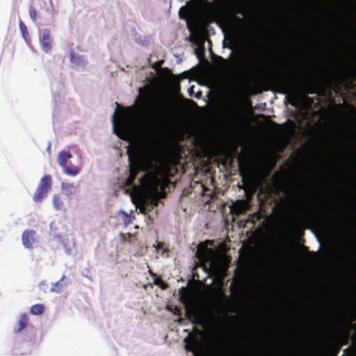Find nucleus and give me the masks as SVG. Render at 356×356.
Returning a JSON list of instances; mask_svg holds the SVG:
<instances>
[{"label": "nucleus", "mask_w": 356, "mask_h": 356, "mask_svg": "<svg viewBox=\"0 0 356 356\" xmlns=\"http://www.w3.org/2000/svg\"><path fill=\"white\" fill-rule=\"evenodd\" d=\"M286 202L291 206L297 209L299 211L302 212V209L305 208L302 204V201L300 199L299 194L296 192H293L287 194Z\"/></svg>", "instance_id": "obj_9"}, {"label": "nucleus", "mask_w": 356, "mask_h": 356, "mask_svg": "<svg viewBox=\"0 0 356 356\" xmlns=\"http://www.w3.org/2000/svg\"><path fill=\"white\" fill-rule=\"evenodd\" d=\"M28 323H29V316H27V314H22L19 316L17 325L16 328L15 329L14 332L17 333V332L22 331L23 330H24L26 327Z\"/></svg>", "instance_id": "obj_12"}, {"label": "nucleus", "mask_w": 356, "mask_h": 356, "mask_svg": "<svg viewBox=\"0 0 356 356\" xmlns=\"http://www.w3.org/2000/svg\"><path fill=\"white\" fill-rule=\"evenodd\" d=\"M120 213L124 215V222L125 225H127L129 222H130V219H129V216L127 215V213L124 211H120Z\"/></svg>", "instance_id": "obj_32"}, {"label": "nucleus", "mask_w": 356, "mask_h": 356, "mask_svg": "<svg viewBox=\"0 0 356 356\" xmlns=\"http://www.w3.org/2000/svg\"><path fill=\"white\" fill-rule=\"evenodd\" d=\"M71 158H72L71 153L61 151L58 155L57 160L59 165L63 168L64 172L66 175L75 176L79 172V169L77 166L73 165L70 163L67 164V160Z\"/></svg>", "instance_id": "obj_6"}, {"label": "nucleus", "mask_w": 356, "mask_h": 356, "mask_svg": "<svg viewBox=\"0 0 356 356\" xmlns=\"http://www.w3.org/2000/svg\"><path fill=\"white\" fill-rule=\"evenodd\" d=\"M220 59L223 60V61H225V60L223 58L220 57Z\"/></svg>", "instance_id": "obj_39"}, {"label": "nucleus", "mask_w": 356, "mask_h": 356, "mask_svg": "<svg viewBox=\"0 0 356 356\" xmlns=\"http://www.w3.org/2000/svg\"><path fill=\"white\" fill-rule=\"evenodd\" d=\"M64 277L65 276H63L61 280L54 284V287L51 289L53 291H55L56 293H60L63 291V286L60 282L63 280Z\"/></svg>", "instance_id": "obj_25"}, {"label": "nucleus", "mask_w": 356, "mask_h": 356, "mask_svg": "<svg viewBox=\"0 0 356 356\" xmlns=\"http://www.w3.org/2000/svg\"><path fill=\"white\" fill-rule=\"evenodd\" d=\"M49 191L40 188L39 187H37L36 191L33 195V199L36 202H40L42 201V199H44Z\"/></svg>", "instance_id": "obj_16"}, {"label": "nucleus", "mask_w": 356, "mask_h": 356, "mask_svg": "<svg viewBox=\"0 0 356 356\" xmlns=\"http://www.w3.org/2000/svg\"><path fill=\"white\" fill-rule=\"evenodd\" d=\"M62 189L66 191H69L70 193H72V191L74 190V186L72 184H64L62 183L61 184Z\"/></svg>", "instance_id": "obj_26"}, {"label": "nucleus", "mask_w": 356, "mask_h": 356, "mask_svg": "<svg viewBox=\"0 0 356 356\" xmlns=\"http://www.w3.org/2000/svg\"><path fill=\"white\" fill-rule=\"evenodd\" d=\"M152 275L155 277L154 280V284L162 289H166L168 288V284L160 277H157L155 273H151Z\"/></svg>", "instance_id": "obj_20"}, {"label": "nucleus", "mask_w": 356, "mask_h": 356, "mask_svg": "<svg viewBox=\"0 0 356 356\" xmlns=\"http://www.w3.org/2000/svg\"><path fill=\"white\" fill-rule=\"evenodd\" d=\"M186 317L188 318V320L193 323V324H197L199 322V316L195 309H189L188 307H186Z\"/></svg>", "instance_id": "obj_14"}, {"label": "nucleus", "mask_w": 356, "mask_h": 356, "mask_svg": "<svg viewBox=\"0 0 356 356\" xmlns=\"http://www.w3.org/2000/svg\"><path fill=\"white\" fill-rule=\"evenodd\" d=\"M356 352V346H349L343 350L344 354L353 355Z\"/></svg>", "instance_id": "obj_28"}, {"label": "nucleus", "mask_w": 356, "mask_h": 356, "mask_svg": "<svg viewBox=\"0 0 356 356\" xmlns=\"http://www.w3.org/2000/svg\"><path fill=\"white\" fill-rule=\"evenodd\" d=\"M139 93L142 96L143 104L144 106L149 105L150 99H152V93L149 90H146L143 88H140Z\"/></svg>", "instance_id": "obj_15"}, {"label": "nucleus", "mask_w": 356, "mask_h": 356, "mask_svg": "<svg viewBox=\"0 0 356 356\" xmlns=\"http://www.w3.org/2000/svg\"><path fill=\"white\" fill-rule=\"evenodd\" d=\"M161 65V61H158V62H156L152 67L155 70H157Z\"/></svg>", "instance_id": "obj_34"}, {"label": "nucleus", "mask_w": 356, "mask_h": 356, "mask_svg": "<svg viewBox=\"0 0 356 356\" xmlns=\"http://www.w3.org/2000/svg\"><path fill=\"white\" fill-rule=\"evenodd\" d=\"M136 175L134 173L129 172V177L126 179L124 181L125 186L131 187L134 190H137L139 188V186L134 183Z\"/></svg>", "instance_id": "obj_17"}, {"label": "nucleus", "mask_w": 356, "mask_h": 356, "mask_svg": "<svg viewBox=\"0 0 356 356\" xmlns=\"http://www.w3.org/2000/svg\"><path fill=\"white\" fill-rule=\"evenodd\" d=\"M229 10L232 13L230 17H227L226 16L220 15L218 20L216 22L219 26H222L223 25L227 26H233L234 22H235L238 26H241L244 24V20L237 16L236 15H241L242 16H245L246 11L245 10L244 6L241 3H236L234 5H232Z\"/></svg>", "instance_id": "obj_4"}, {"label": "nucleus", "mask_w": 356, "mask_h": 356, "mask_svg": "<svg viewBox=\"0 0 356 356\" xmlns=\"http://www.w3.org/2000/svg\"><path fill=\"white\" fill-rule=\"evenodd\" d=\"M316 218L322 222H325L324 218L321 215H316Z\"/></svg>", "instance_id": "obj_36"}, {"label": "nucleus", "mask_w": 356, "mask_h": 356, "mask_svg": "<svg viewBox=\"0 0 356 356\" xmlns=\"http://www.w3.org/2000/svg\"><path fill=\"white\" fill-rule=\"evenodd\" d=\"M329 208H330V210L332 212L334 211L332 207H329Z\"/></svg>", "instance_id": "obj_40"}, {"label": "nucleus", "mask_w": 356, "mask_h": 356, "mask_svg": "<svg viewBox=\"0 0 356 356\" xmlns=\"http://www.w3.org/2000/svg\"><path fill=\"white\" fill-rule=\"evenodd\" d=\"M52 179L50 175H44L40 179L38 187L49 191L51 186Z\"/></svg>", "instance_id": "obj_13"}, {"label": "nucleus", "mask_w": 356, "mask_h": 356, "mask_svg": "<svg viewBox=\"0 0 356 356\" xmlns=\"http://www.w3.org/2000/svg\"><path fill=\"white\" fill-rule=\"evenodd\" d=\"M211 253L212 250L209 248L205 243H201L197 246L195 257L206 268L207 263L209 261V257Z\"/></svg>", "instance_id": "obj_7"}, {"label": "nucleus", "mask_w": 356, "mask_h": 356, "mask_svg": "<svg viewBox=\"0 0 356 356\" xmlns=\"http://www.w3.org/2000/svg\"><path fill=\"white\" fill-rule=\"evenodd\" d=\"M204 2V0H197L196 3L192 1L187 2V7L182 6L179 10V18L188 21L192 15L195 6L202 4Z\"/></svg>", "instance_id": "obj_8"}, {"label": "nucleus", "mask_w": 356, "mask_h": 356, "mask_svg": "<svg viewBox=\"0 0 356 356\" xmlns=\"http://www.w3.org/2000/svg\"><path fill=\"white\" fill-rule=\"evenodd\" d=\"M140 186L152 196H157L163 189L162 179L156 172H147L139 179Z\"/></svg>", "instance_id": "obj_3"}, {"label": "nucleus", "mask_w": 356, "mask_h": 356, "mask_svg": "<svg viewBox=\"0 0 356 356\" xmlns=\"http://www.w3.org/2000/svg\"><path fill=\"white\" fill-rule=\"evenodd\" d=\"M305 87H306L307 92L308 93H309V94L317 93L318 87H317L316 83L314 81H313L312 80L307 81L305 83Z\"/></svg>", "instance_id": "obj_18"}, {"label": "nucleus", "mask_w": 356, "mask_h": 356, "mask_svg": "<svg viewBox=\"0 0 356 356\" xmlns=\"http://www.w3.org/2000/svg\"><path fill=\"white\" fill-rule=\"evenodd\" d=\"M40 44L42 49L48 53L51 49V39L50 31L46 29L43 30L42 38H40Z\"/></svg>", "instance_id": "obj_11"}, {"label": "nucleus", "mask_w": 356, "mask_h": 356, "mask_svg": "<svg viewBox=\"0 0 356 356\" xmlns=\"http://www.w3.org/2000/svg\"><path fill=\"white\" fill-rule=\"evenodd\" d=\"M184 341L186 342V346H185L186 350L187 351H193L196 346V339H193L191 340V339L186 338Z\"/></svg>", "instance_id": "obj_23"}, {"label": "nucleus", "mask_w": 356, "mask_h": 356, "mask_svg": "<svg viewBox=\"0 0 356 356\" xmlns=\"http://www.w3.org/2000/svg\"><path fill=\"white\" fill-rule=\"evenodd\" d=\"M172 103L169 99H163L152 113L147 125L151 134H157L163 127L164 121L171 111Z\"/></svg>", "instance_id": "obj_2"}, {"label": "nucleus", "mask_w": 356, "mask_h": 356, "mask_svg": "<svg viewBox=\"0 0 356 356\" xmlns=\"http://www.w3.org/2000/svg\"><path fill=\"white\" fill-rule=\"evenodd\" d=\"M35 232L33 230L26 229L22 234V244L26 248H32L35 242L34 236Z\"/></svg>", "instance_id": "obj_10"}, {"label": "nucleus", "mask_w": 356, "mask_h": 356, "mask_svg": "<svg viewBox=\"0 0 356 356\" xmlns=\"http://www.w3.org/2000/svg\"><path fill=\"white\" fill-rule=\"evenodd\" d=\"M19 29H20V31H21L23 36L25 37V34L27 33V29H26V25L22 21L19 22Z\"/></svg>", "instance_id": "obj_30"}, {"label": "nucleus", "mask_w": 356, "mask_h": 356, "mask_svg": "<svg viewBox=\"0 0 356 356\" xmlns=\"http://www.w3.org/2000/svg\"><path fill=\"white\" fill-rule=\"evenodd\" d=\"M251 63L254 65V64H255V60H251Z\"/></svg>", "instance_id": "obj_38"}, {"label": "nucleus", "mask_w": 356, "mask_h": 356, "mask_svg": "<svg viewBox=\"0 0 356 356\" xmlns=\"http://www.w3.org/2000/svg\"><path fill=\"white\" fill-rule=\"evenodd\" d=\"M120 237L121 241L122 243L126 242V241L131 243L132 242V238L134 237V235L132 234H130V233H127V234L120 233Z\"/></svg>", "instance_id": "obj_24"}, {"label": "nucleus", "mask_w": 356, "mask_h": 356, "mask_svg": "<svg viewBox=\"0 0 356 356\" xmlns=\"http://www.w3.org/2000/svg\"><path fill=\"white\" fill-rule=\"evenodd\" d=\"M239 170H240V175L245 177V176L247 174V170L241 165V164H239Z\"/></svg>", "instance_id": "obj_31"}, {"label": "nucleus", "mask_w": 356, "mask_h": 356, "mask_svg": "<svg viewBox=\"0 0 356 356\" xmlns=\"http://www.w3.org/2000/svg\"><path fill=\"white\" fill-rule=\"evenodd\" d=\"M53 204L56 209L60 210L63 207V202L59 195L55 194L53 197Z\"/></svg>", "instance_id": "obj_22"}, {"label": "nucleus", "mask_w": 356, "mask_h": 356, "mask_svg": "<svg viewBox=\"0 0 356 356\" xmlns=\"http://www.w3.org/2000/svg\"><path fill=\"white\" fill-rule=\"evenodd\" d=\"M348 336L349 332L348 331H346L344 333V337L339 340H337V342H340L341 343H343V345L348 344Z\"/></svg>", "instance_id": "obj_29"}, {"label": "nucleus", "mask_w": 356, "mask_h": 356, "mask_svg": "<svg viewBox=\"0 0 356 356\" xmlns=\"http://www.w3.org/2000/svg\"><path fill=\"white\" fill-rule=\"evenodd\" d=\"M128 160L129 162V172L136 176L145 170L143 168L140 159L141 150L138 145H129L127 149Z\"/></svg>", "instance_id": "obj_5"}, {"label": "nucleus", "mask_w": 356, "mask_h": 356, "mask_svg": "<svg viewBox=\"0 0 356 356\" xmlns=\"http://www.w3.org/2000/svg\"><path fill=\"white\" fill-rule=\"evenodd\" d=\"M29 15L31 17V18L33 19V21H35L36 20V17H37V11L35 10V8L33 6H31L29 8Z\"/></svg>", "instance_id": "obj_27"}, {"label": "nucleus", "mask_w": 356, "mask_h": 356, "mask_svg": "<svg viewBox=\"0 0 356 356\" xmlns=\"http://www.w3.org/2000/svg\"><path fill=\"white\" fill-rule=\"evenodd\" d=\"M44 307L42 304H36L31 307V313L34 315H40L44 312Z\"/></svg>", "instance_id": "obj_21"}, {"label": "nucleus", "mask_w": 356, "mask_h": 356, "mask_svg": "<svg viewBox=\"0 0 356 356\" xmlns=\"http://www.w3.org/2000/svg\"><path fill=\"white\" fill-rule=\"evenodd\" d=\"M113 127H114V129H115V132L116 133L117 135H118V133L116 131V123H117V120H116V111L113 113Z\"/></svg>", "instance_id": "obj_33"}, {"label": "nucleus", "mask_w": 356, "mask_h": 356, "mask_svg": "<svg viewBox=\"0 0 356 356\" xmlns=\"http://www.w3.org/2000/svg\"><path fill=\"white\" fill-rule=\"evenodd\" d=\"M300 77V74L293 69L291 76H287L283 74H273L270 76V80L273 86L276 88V91L282 95L291 96L293 99L290 104L297 106V102L294 99L298 89L299 83L297 78Z\"/></svg>", "instance_id": "obj_1"}, {"label": "nucleus", "mask_w": 356, "mask_h": 356, "mask_svg": "<svg viewBox=\"0 0 356 356\" xmlns=\"http://www.w3.org/2000/svg\"><path fill=\"white\" fill-rule=\"evenodd\" d=\"M158 204H159V200L157 199H153L152 200L151 208H153L154 207H157Z\"/></svg>", "instance_id": "obj_35"}, {"label": "nucleus", "mask_w": 356, "mask_h": 356, "mask_svg": "<svg viewBox=\"0 0 356 356\" xmlns=\"http://www.w3.org/2000/svg\"><path fill=\"white\" fill-rule=\"evenodd\" d=\"M195 53L197 54V57L198 58H200V55L199 54V53L197 52V49L195 50Z\"/></svg>", "instance_id": "obj_37"}, {"label": "nucleus", "mask_w": 356, "mask_h": 356, "mask_svg": "<svg viewBox=\"0 0 356 356\" xmlns=\"http://www.w3.org/2000/svg\"><path fill=\"white\" fill-rule=\"evenodd\" d=\"M342 346H343V343H341L340 342H337V341L333 342L330 347V351L331 355L332 356H337Z\"/></svg>", "instance_id": "obj_19"}]
</instances>
